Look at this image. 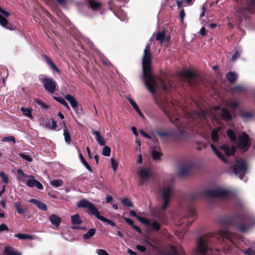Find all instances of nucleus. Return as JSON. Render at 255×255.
<instances>
[{
  "mask_svg": "<svg viewBox=\"0 0 255 255\" xmlns=\"http://www.w3.org/2000/svg\"><path fill=\"white\" fill-rule=\"evenodd\" d=\"M227 134H228V136H229V137L230 138V139L232 141H235L236 140V136L234 131L233 130L229 129L227 131Z\"/></svg>",
  "mask_w": 255,
  "mask_h": 255,
  "instance_id": "obj_47",
  "label": "nucleus"
},
{
  "mask_svg": "<svg viewBox=\"0 0 255 255\" xmlns=\"http://www.w3.org/2000/svg\"><path fill=\"white\" fill-rule=\"evenodd\" d=\"M165 38V33L164 32H159L156 35V40L160 41L161 44Z\"/></svg>",
  "mask_w": 255,
  "mask_h": 255,
  "instance_id": "obj_43",
  "label": "nucleus"
},
{
  "mask_svg": "<svg viewBox=\"0 0 255 255\" xmlns=\"http://www.w3.org/2000/svg\"><path fill=\"white\" fill-rule=\"evenodd\" d=\"M14 237L17 238L19 240L33 239V236L31 235L24 234H16L14 235Z\"/></svg>",
  "mask_w": 255,
  "mask_h": 255,
  "instance_id": "obj_32",
  "label": "nucleus"
},
{
  "mask_svg": "<svg viewBox=\"0 0 255 255\" xmlns=\"http://www.w3.org/2000/svg\"><path fill=\"white\" fill-rule=\"evenodd\" d=\"M172 255H186L182 248L172 247Z\"/></svg>",
  "mask_w": 255,
  "mask_h": 255,
  "instance_id": "obj_34",
  "label": "nucleus"
},
{
  "mask_svg": "<svg viewBox=\"0 0 255 255\" xmlns=\"http://www.w3.org/2000/svg\"><path fill=\"white\" fill-rule=\"evenodd\" d=\"M128 101L129 102L131 105L133 107V108L134 109V110L136 111V112L140 116H142V113H141L139 109L137 107L136 104L135 102L132 100L130 97H128Z\"/></svg>",
  "mask_w": 255,
  "mask_h": 255,
  "instance_id": "obj_36",
  "label": "nucleus"
},
{
  "mask_svg": "<svg viewBox=\"0 0 255 255\" xmlns=\"http://www.w3.org/2000/svg\"><path fill=\"white\" fill-rule=\"evenodd\" d=\"M21 112H22L23 114L25 116L28 117L29 118L32 119H33V117L32 116V110L28 109V108H25L24 107H21L20 109Z\"/></svg>",
  "mask_w": 255,
  "mask_h": 255,
  "instance_id": "obj_31",
  "label": "nucleus"
},
{
  "mask_svg": "<svg viewBox=\"0 0 255 255\" xmlns=\"http://www.w3.org/2000/svg\"><path fill=\"white\" fill-rule=\"evenodd\" d=\"M79 157L81 159L82 163L83 164V165L84 166H85L86 165H87L88 164L87 162L86 161L84 156L82 155V154L81 153L79 154Z\"/></svg>",
  "mask_w": 255,
  "mask_h": 255,
  "instance_id": "obj_62",
  "label": "nucleus"
},
{
  "mask_svg": "<svg viewBox=\"0 0 255 255\" xmlns=\"http://www.w3.org/2000/svg\"><path fill=\"white\" fill-rule=\"evenodd\" d=\"M29 202L32 204H34L37 206V207L42 211H46L47 210V207L46 205L40 201H38L35 199H30Z\"/></svg>",
  "mask_w": 255,
  "mask_h": 255,
  "instance_id": "obj_19",
  "label": "nucleus"
},
{
  "mask_svg": "<svg viewBox=\"0 0 255 255\" xmlns=\"http://www.w3.org/2000/svg\"><path fill=\"white\" fill-rule=\"evenodd\" d=\"M14 207L16 209V212L19 214H23L26 211V208H23L19 202H15L14 203Z\"/></svg>",
  "mask_w": 255,
  "mask_h": 255,
  "instance_id": "obj_27",
  "label": "nucleus"
},
{
  "mask_svg": "<svg viewBox=\"0 0 255 255\" xmlns=\"http://www.w3.org/2000/svg\"><path fill=\"white\" fill-rule=\"evenodd\" d=\"M243 253L246 255H255V251L250 248L246 250L243 251Z\"/></svg>",
  "mask_w": 255,
  "mask_h": 255,
  "instance_id": "obj_55",
  "label": "nucleus"
},
{
  "mask_svg": "<svg viewBox=\"0 0 255 255\" xmlns=\"http://www.w3.org/2000/svg\"><path fill=\"white\" fill-rule=\"evenodd\" d=\"M96 233V229H91L86 234L83 235V238L88 240L93 236Z\"/></svg>",
  "mask_w": 255,
  "mask_h": 255,
  "instance_id": "obj_35",
  "label": "nucleus"
},
{
  "mask_svg": "<svg viewBox=\"0 0 255 255\" xmlns=\"http://www.w3.org/2000/svg\"><path fill=\"white\" fill-rule=\"evenodd\" d=\"M50 184L55 188L62 187L63 185V181L62 179H55L50 181Z\"/></svg>",
  "mask_w": 255,
  "mask_h": 255,
  "instance_id": "obj_28",
  "label": "nucleus"
},
{
  "mask_svg": "<svg viewBox=\"0 0 255 255\" xmlns=\"http://www.w3.org/2000/svg\"><path fill=\"white\" fill-rule=\"evenodd\" d=\"M179 76L184 81L188 82L190 85H194L197 80V75L189 70L180 72Z\"/></svg>",
  "mask_w": 255,
  "mask_h": 255,
  "instance_id": "obj_8",
  "label": "nucleus"
},
{
  "mask_svg": "<svg viewBox=\"0 0 255 255\" xmlns=\"http://www.w3.org/2000/svg\"><path fill=\"white\" fill-rule=\"evenodd\" d=\"M240 53H241V52L239 51L238 50H236L234 54L232 56V61H234L236 60H237V59L238 57H239Z\"/></svg>",
  "mask_w": 255,
  "mask_h": 255,
  "instance_id": "obj_56",
  "label": "nucleus"
},
{
  "mask_svg": "<svg viewBox=\"0 0 255 255\" xmlns=\"http://www.w3.org/2000/svg\"><path fill=\"white\" fill-rule=\"evenodd\" d=\"M2 141L3 142L12 141L13 143L15 142V138L13 136L5 137L2 139Z\"/></svg>",
  "mask_w": 255,
  "mask_h": 255,
  "instance_id": "obj_53",
  "label": "nucleus"
},
{
  "mask_svg": "<svg viewBox=\"0 0 255 255\" xmlns=\"http://www.w3.org/2000/svg\"><path fill=\"white\" fill-rule=\"evenodd\" d=\"M111 153V148L108 146H105L102 150V154L106 156H109Z\"/></svg>",
  "mask_w": 255,
  "mask_h": 255,
  "instance_id": "obj_46",
  "label": "nucleus"
},
{
  "mask_svg": "<svg viewBox=\"0 0 255 255\" xmlns=\"http://www.w3.org/2000/svg\"><path fill=\"white\" fill-rule=\"evenodd\" d=\"M253 116V113L250 112H244L241 114V118L245 121L250 119Z\"/></svg>",
  "mask_w": 255,
  "mask_h": 255,
  "instance_id": "obj_38",
  "label": "nucleus"
},
{
  "mask_svg": "<svg viewBox=\"0 0 255 255\" xmlns=\"http://www.w3.org/2000/svg\"><path fill=\"white\" fill-rule=\"evenodd\" d=\"M221 149H223L227 155H232L234 154L236 151V147L235 146L224 144L221 146Z\"/></svg>",
  "mask_w": 255,
  "mask_h": 255,
  "instance_id": "obj_17",
  "label": "nucleus"
},
{
  "mask_svg": "<svg viewBox=\"0 0 255 255\" xmlns=\"http://www.w3.org/2000/svg\"><path fill=\"white\" fill-rule=\"evenodd\" d=\"M36 103H37L39 106H40L42 109H47L48 107L42 101L40 100L36 99L35 100Z\"/></svg>",
  "mask_w": 255,
  "mask_h": 255,
  "instance_id": "obj_52",
  "label": "nucleus"
},
{
  "mask_svg": "<svg viewBox=\"0 0 255 255\" xmlns=\"http://www.w3.org/2000/svg\"><path fill=\"white\" fill-rule=\"evenodd\" d=\"M44 89L49 93L53 94L56 88V82L52 78L45 77L40 79Z\"/></svg>",
  "mask_w": 255,
  "mask_h": 255,
  "instance_id": "obj_10",
  "label": "nucleus"
},
{
  "mask_svg": "<svg viewBox=\"0 0 255 255\" xmlns=\"http://www.w3.org/2000/svg\"><path fill=\"white\" fill-rule=\"evenodd\" d=\"M161 153L158 151L153 150L152 151V156L154 160H157L160 158Z\"/></svg>",
  "mask_w": 255,
  "mask_h": 255,
  "instance_id": "obj_41",
  "label": "nucleus"
},
{
  "mask_svg": "<svg viewBox=\"0 0 255 255\" xmlns=\"http://www.w3.org/2000/svg\"><path fill=\"white\" fill-rule=\"evenodd\" d=\"M30 179L27 180L26 184L29 187H33L36 186L38 189H43V185L38 181L36 180L33 177H29Z\"/></svg>",
  "mask_w": 255,
  "mask_h": 255,
  "instance_id": "obj_13",
  "label": "nucleus"
},
{
  "mask_svg": "<svg viewBox=\"0 0 255 255\" xmlns=\"http://www.w3.org/2000/svg\"><path fill=\"white\" fill-rule=\"evenodd\" d=\"M220 109V107L216 106L212 110L202 111L198 113V116L201 118L207 119L208 118L217 119L216 112Z\"/></svg>",
  "mask_w": 255,
  "mask_h": 255,
  "instance_id": "obj_12",
  "label": "nucleus"
},
{
  "mask_svg": "<svg viewBox=\"0 0 255 255\" xmlns=\"http://www.w3.org/2000/svg\"><path fill=\"white\" fill-rule=\"evenodd\" d=\"M162 203L160 208L154 207L150 209V214L155 218L161 220L164 217V211L169 203L172 194L171 188L169 186H164L161 191Z\"/></svg>",
  "mask_w": 255,
  "mask_h": 255,
  "instance_id": "obj_3",
  "label": "nucleus"
},
{
  "mask_svg": "<svg viewBox=\"0 0 255 255\" xmlns=\"http://www.w3.org/2000/svg\"><path fill=\"white\" fill-rule=\"evenodd\" d=\"M136 248L140 252H144L146 250V248L141 245H137Z\"/></svg>",
  "mask_w": 255,
  "mask_h": 255,
  "instance_id": "obj_60",
  "label": "nucleus"
},
{
  "mask_svg": "<svg viewBox=\"0 0 255 255\" xmlns=\"http://www.w3.org/2000/svg\"><path fill=\"white\" fill-rule=\"evenodd\" d=\"M19 155L22 159L28 162H31L32 161V158L29 155L26 154L25 153H20Z\"/></svg>",
  "mask_w": 255,
  "mask_h": 255,
  "instance_id": "obj_50",
  "label": "nucleus"
},
{
  "mask_svg": "<svg viewBox=\"0 0 255 255\" xmlns=\"http://www.w3.org/2000/svg\"><path fill=\"white\" fill-rule=\"evenodd\" d=\"M96 253L98 255H109L105 250L103 249H97Z\"/></svg>",
  "mask_w": 255,
  "mask_h": 255,
  "instance_id": "obj_57",
  "label": "nucleus"
},
{
  "mask_svg": "<svg viewBox=\"0 0 255 255\" xmlns=\"http://www.w3.org/2000/svg\"><path fill=\"white\" fill-rule=\"evenodd\" d=\"M137 173L140 185L148 183L152 176L151 171L148 167H140L137 170Z\"/></svg>",
  "mask_w": 255,
  "mask_h": 255,
  "instance_id": "obj_6",
  "label": "nucleus"
},
{
  "mask_svg": "<svg viewBox=\"0 0 255 255\" xmlns=\"http://www.w3.org/2000/svg\"><path fill=\"white\" fill-rule=\"evenodd\" d=\"M0 25L5 28L12 30V26L8 23V21L5 17L0 14Z\"/></svg>",
  "mask_w": 255,
  "mask_h": 255,
  "instance_id": "obj_20",
  "label": "nucleus"
},
{
  "mask_svg": "<svg viewBox=\"0 0 255 255\" xmlns=\"http://www.w3.org/2000/svg\"><path fill=\"white\" fill-rule=\"evenodd\" d=\"M247 169V166L246 161L242 159H239L237 160L236 163L233 169V172L236 176L242 179L246 174Z\"/></svg>",
  "mask_w": 255,
  "mask_h": 255,
  "instance_id": "obj_7",
  "label": "nucleus"
},
{
  "mask_svg": "<svg viewBox=\"0 0 255 255\" xmlns=\"http://www.w3.org/2000/svg\"><path fill=\"white\" fill-rule=\"evenodd\" d=\"M227 105L231 109H235L238 106V103L236 101H229Z\"/></svg>",
  "mask_w": 255,
  "mask_h": 255,
  "instance_id": "obj_49",
  "label": "nucleus"
},
{
  "mask_svg": "<svg viewBox=\"0 0 255 255\" xmlns=\"http://www.w3.org/2000/svg\"><path fill=\"white\" fill-rule=\"evenodd\" d=\"M151 58L150 44H147L144 49L142 57L143 75L144 77V82L146 88L152 94H154L155 90L157 89H163L165 91H168L172 87L170 81L166 82L160 79L158 80V82H157L151 76L150 71Z\"/></svg>",
  "mask_w": 255,
  "mask_h": 255,
  "instance_id": "obj_1",
  "label": "nucleus"
},
{
  "mask_svg": "<svg viewBox=\"0 0 255 255\" xmlns=\"http://www.w3.org/2000/svg\"><path fill=\"white\" fill-rule=\"evenodd\" d=\"M205 194L209 197H222L226 198L228 196L229 192L227 190L222 188H217L213 189L207 190Z\"/></svg>",
  "mask_w": 255,
  "mask_h": 255,
  "instance_id": "obj_11",
  "label": "nucleus"
},
{
  "mask_svg": "<svg viewBox=\"0 0 255 255\" xmlns=\"http://www.w3.org/2000/svg\"><path fill=\"white\" fill-rule=\"evenodd\" d=\"M191 168V166L189 164H183L179 166L178 169V174L179 176H183L187 174Z\"/></svg>",
  "mask_w": 255,
  "mask_h": 255,
  "instance_id": "obj_15",
  "label": "nucleus"
},
{
  "mask_svg": "<svg viewBox=\"0 0 255 255\" xmlns=\"http://www.w3.org/2000/svg\"><path fill=\"white\" fill-rule=\"evenodd\" d=\"M221 128L218 127L214 129L211 133V138L214 142H217L219 140L218 132L220 131Z\"/></svg>",
  "mask_w": 255,
  "mask_h": 255,
  "instance_id": "obj_26",
  "label": "nucleus"
},
{
  "mask_svg": "<svg viewBox=\"0 0 255 255\" xmlns=\"http://www.w3.org/2000/svg\"><path fill=\"white\" fill-rule=\"evenodd\" d=\"M0 176L5 183L7 184L8 182V177L4 172H0Z\"/></svg>",
  "mask_w": 255,
  "mask_h": 255,
  "instance_id": "obj_51",
  "label": "nucleus"
},
{
  "mask_svg": "<svg viewBox=\"0 0 255 255\" xmlns=\"http://www.w3.org/2000/svg\"><path fill=\"white\" fill-rule=\"evenodd\" d=\"M238 220L239 222H236L235 225L241 232H247L255 227V217L253 215L241 216Z\"/></svg>",
  "mask_w": 255,
  "mask_h": 255,
  "instance_id": "obj_5",
  "label": "nucleus"
},
{
  "mask_svg": "<svg viewBox=\"0 0 255 255\" xmlns=\"http://www.w3.org/2000/svg\"><path fill=\"white\" fill-rule=\"evenodd\" d=\"M111 166L114 171L118 168V162L114 158H111Z\"/></svg>",
  "mask_w": 255,
  "mask_h": 255,
  "instance_id": "obj_48",
  "label": "nucleus"
},
{
  "mask_svg": "<svg viewBox=\"0 0 255 255\" xmlns=\"http://www.w3.org/2000/svg\"><path fill=\"white\" fill-rule=\"evenodd\" d=\"M192 222V221L187 219L186 217H184L181 219V222L178 224V225L181 226L186 224V226L189 227L191 224Z\"/></svg>",
  "mask_w": 255,
  "mask_h": 255,
  "instance_id": "obj_44",
  "label": "nucleus"
},
{
  "mask_svg": "<svg viewBox=\"0 0 255 255\" xmlns=\"http://www.w3.org/2000/svg\"><path fill=\"white\" fill-rule=\"evenodd\" d=\"M0 12L1 13L6 17H8L9 16V15H10L9 13H8V12H7V11L4 10H3L2 9L0 11Z\"/></svg>",
  "mask_w": 255,
  "mask_h": 255,
  "instance_id": "obj_64",
  "label": "nucleus"
},
{
  "mask_svg": "<svg viewBox=\"0 0 255 255\" xmlns=\"http://www.w3.org/2000/svg\"><path fill=\"white\" fill-rule=\"evenodd\" d=\"M203 194V193L199 192L191 193L188 197V200L190 201H193L201 197Z\"/></svg>",
  "mask_w": 255,
  "mask_h": 255,
  "instance_id": "obj_25",
  "label": "nucleus"
},
{
  "mask_svg": "<svg viewBox=\"0 0 255 255\" xmlns=\"http://www.w3.org/2000/svg\"><path fill=\"white\" fill-rule=\"evenodd\" d=\"M149 226H150V227L153 230L156 231H158L160 229V225L156 221H154V222H153L152 223L150 222V224H149Z\"/></svg>",
  "mask_w": 255,
  "mask_h": 255,
  "instance_id": "obj_45",
  "label": "nucleus"
},
{
  "mask_svg": "<svg viewBox=\"0 0 255 255\" xmlns=\"http://www.w3.org/2000/svg\"><path fill=\"white\" fill-rule=\"evenodd\" d=\"M139 132L144 137L149 138V139L151 138V136L150 135H149L148 134H147L146 133H145L143 130H140Z\"/></svg>",
  "mask_w": 255,
  "mask_h": 255,
  "instance_id": "obj_61",
  "label": "nucleus"
},
{
  "mask_svg": "<svg viewBox=\"0 0 255 255\" xmlns=\"http://www.w3.org/2000/svg\"><path fill=\"white\" fill-rule=\"evenodd\" d=\"M4 255H21V253L17 252L13 248L6 247L4 251Z\"/></svg>",
  "mask_w": 255,
  "mask_h": 255,
  "instance_id": "obj_22",
  "label": "nucleus"
},
{
  "mask_svg": "<svg viewBox=\"0 0 255 255\" xmlns=\"http://www.w3.org/2000/svg\"><path fill=\"white\" fill-rule=\"evenodd\" d=\"M251 144L249 135L245 132L241 133L238 139L237 145L240 149L244 151L248 150Z\"/></svg>",
  "mask_w": 255,
  "mask_h": 255,
  "instance_id": "obj_9",
  "label": "nucleus"
},
{
  "mask_svg": "<svg viewBox=\"0 0 255 255\" xmlns=\"http://www.w3.org/2000/svg\"><path fill=\"white\" fill-rule=\"evenodd\" d=\"M217 235L222 238H225L232 242H234V239L237 238L236 234L226 230L222 229L200 237L197 239V245L193 252V255H208L209 252H212V248L210 246L211 242L210 237Z\"/></svg>",
  "mask_w": 255,
  "mask_h": 255,
  "instance_id": "obj_2",
  "label": "nucleus"
},
{
  "mask_svg": "<svg viewBox=\"0 0 255 255\" xmlns=\"http://www.w3.org/2000/svg\"><path fill=\"white\" fill-rule=\"evenodd\" d=\"M65 98L70 104L71 107L76 113H79V108L78 107V103L75 98L71 95L68 94L65 96Z\"/></svg>",
  "mask_w": 255,
  "mask_h": 255,
  "instance_id": "obj_14",
  "label": "nucleus"
},
{
  "mask_svg": "<svg viewBox=\"0 0 255 255\" xmlns=\"http://www.w3.org/2000/svg\"><path fill=\"white\" fill-rule=\"evenodd\" d=\"M49 220L51 223L58 227L59 226L61 223V219L55 214H52L50 217Z\"/></svg>",
  "mask_w": 255,
  "mask_h": 255,
  "instance_id": "obj_21",
  "label": "nucleus"
},
{
  "mask_svg": "<svg viewBox=\"0 0 255 255\" xmlns=\"http://www.w3.org/2000/svg\"><path fill=\"white\" fill-rule=\"evenodd\" d=\"M211 148L214 152V153L217 155V156L224 162L227 163V160L223 156V155L220 152V151L216 148V146L211 144L210 145Z\"/></svg>",
  "mask_w": 255,
  "mask_h": 255,
  "instance_id": "obj_24",
  "label": "nucleus"
},
{
  "mask_svg": "<svg viewBox=\"0 0 255 255\" xmlns=\"http://www.w3.org/2000/svg\"><path fill=\"white\" fill-rule=\"evenodd\" d=\"M121 202L126 206L128 207H133V204L131 201L128 198H124L120 199Z\"/></svg>",
  "mask_w": 255,
  "mask_h": 255,
  "instance_id": "obj_37",
  "label": "nucleus"
},
{
  "mask_svg": "<svg viewBox=\"0 0 255 255\" xmlns=\"http://www.w3.org/2000/svg\"><path fill=\"white\" fill-rule=\"evenodd\" d=\"M77 206L78 208H87L88 212L94 215L97 219L103 222L106 223L112 226H115V224L112 221L105 218L100 215V212L94 204L86 199H82L77 202Z\"/></svg>",
  "mask_w": 255,
  "mask_h": 255,
  "instance_id": "obj_4",
  "label": "nucleus"
},
{
  "mask_svg": "<svg viewBox=\"0 0 255 255\" xmlns=\"http://www.w3.org/2000/svg\"><path fill=\"white\" fill-rule=\"evenodd\" d=\"M8 228L5 224L2 223L0 225V232L8 231Z\"/></svg>",
  "mask_w": 255,
  "mask_h": 255,
  "instance_id": "obj_58",
  "label": "nucleus"
},
{
  "mask_svg": "<svg viewBox=\"0 0 255 255\" xmlns=\"http://www.w3.org/2000/svg\"><path fill=\"white\" fill-rule=\"evenodd\" d=\"M54 98L59 103L65 106L68 110L70 109V107L65 100L62 98L54 97Z\"/></svg>",
  "mask_w": 255,
  "mask_h": 255,
  "instance_id": "obj_42",
  "label": "nucleus"
},
{
  "mask_svg": "<svg viewBox=\"0 0 255 255\" xmlns=\"http://www.w3.org/2000/svg\"><path fill=\"white\" fill-rule=\"evenodd\" d=\"M44 57L47 63V64L51 67L53 70L55 71L58 73H60V71L58 69L56 65L53 63V62L51 60V59L48 57L46 55H44Z\"/></svg>",
  "mask_w": 255,
  "mask_h": 255,
  "instance_id": "obj_23",
  "label": "nucleus"
},
{
  "mask_svg": "<svg viewBox=\"0 0 255 255\" xmlns=\"http://www.w3.org/2000/svg\"><path fill=\"white\" fill-rule=\"evenodd\" d=\"M255 4V3H252L251 4L249 5V6L247 8V10L250 12H254V10L252 6H254Z\"/></svg>",
  "mask_w": 255,
  "mask_h": 255,
  "instance_id": "obj_63",
  "label": "nucleus"
},
{
  "mask_svg": "<svg viewBox=\"0 0 255 255\" xmlns=\"http://www.w3.org/2000/svg\"><path fill=\"white\" fill-rule=\"evenodd\" d=\"M92 133L95 136V138L100 145L103 146L105 144L106 141L103 138V136L101 135L100 132L95 130L93 128L92 129Z\"/></svg>",
  "mask_w": 255,
  "mask_h": 255,
  "instance_id": "obj_16",
  "label": "nucleus"
},
{
  "mask_svg": "<svg viewBox=\"0 0 255 255\" xmlns=\"http://www.w3.org/2000/svg\"><path fill=\"white\" fill-rule=\"evenodd\" d=\"M221 118L226 122L231 120L232 116L228 110L226 109H223L220 113Z\"/></svg>",
  "mask_w": 255,
  "mask_h": 255,
  "instance_id": "obj_18",
  "label": "nucleus"
},
{
  "mask_svg": "<svg viewBox=\"0 0 255 255\" xmlns=\"http://www.w3.org/2000/svg\"><path fill=\"white\" fill-rule=\"evenodd\" d=\"M72 223L75 225H80L82 221L79 214H76L71 217Z\"/></svg>",
  "mask_w": 255,
  "mask_h": 255,
  "instance_id": "obj_33",
  "label": "nucleus"
},
{
  "mask_svg": "<svg viewBox=\"0 0 255 255\" xmlns=\"http://www.w3.org/2000/svg\"><path fill=\"white\" fill-rule=\"evenodd\" d=\"M63 135L64 136L65 142L68 144H70L71 141V136L69 132L65 128L63 130Z\"/></svg>",
  "mask_w": 255,
  "mask_h": 255,
  "instance_id": "obj_39",
  "label": "nucleus"
},
{
  "mask_svg": "<svg viewBox=\"0 0 255 255\" xmlns=\"http://www.w3.org/2000/svg\"><path fill=\"white\" fill-rule=\"evenodd\" d=\"M237 78V75L233 72H230L226 74V78L231 83L234 82Z\"/></svg>",
  "mask_w": 255,
  "mask_h": 255,
  "instance_id": "obj_30",
  "label": "nucleus"
},
{
  "mask_svg": "<svg viewBox=\"0 0 255 255\" xmlns=\"http://www.w3.org/2000/svg\"><path fill=\"white\" fill-rule=\"evenodd\" d=\"M137 218L138 219L139 221H140L142 223L144 224L147 225H149V224H150V222L145 218L137 217Z\"/></svg>",
  "mask_w": 255,
  "mask_h": 255,
  "instance_id": "obj_54",
  "label": "nucleus"
},
{
  "mask_svg": "<svg viewBox=\"0 0 255 255\" xmlns=\"http://www.w3.org/2000/svg\"><path fill=\"white\" fill-rule=\"evenodd\" d=\"M17 179L19 180H20L21 179H20V177L19 176H23L24 177H33V175H26L25 174L23 171L21 169H18L17 170Z\"/></svg>",
  "mask_w": 255,
  "mask_h": 255,
  "instance_id": "obj_40",
  "label": "nucleus"
},
{
  "mask_svg": "<svg viewBox=\"0 0 255 255\" xmlns=\"http://www.w3.org/2000/svg\"><path fill=\"white\" fill-rule=\"evenodd\" d=\"M124 219L128 224L131 226L132 227L134 226V223L131 219L127 217H124Z\"/></svg>",
  "mask_w": 255,
  "mask_h": 255,
  "instance_id": "obj_59",
  "label": "nucleus"
},
{
  "mask_svg": "<svg viewBox=\"0 0 255 255\" xmlns=\"http://www.w3.org/2000/svg\"><path fill=\"white\" fill-rule=\"evenodd\" d=\"M159 106L161 109L168 116L169 112V104L167 101L162 102L160 104Z\"/></svg>",
  "mask_w": 255,
  "mask_h": 255,
  "instance_id": "obj_29",
  "label": "nucleus"
}]
</instances>
